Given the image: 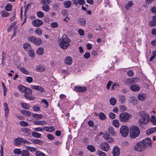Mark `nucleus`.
<instances>
[{
  "label": "nucleus",
  "instance_id": "1",
  "mask_svg": "<svg viewBox=\"0 0 156 156\" xmlns=\"http://www.w3.org/2000/svg\"><path fill=\"white\" fill-rule=\"evenodd\" d=\"M152 145L150 138H147L143 140L142 141L137 142L134 146V149L136 151L141 152L147 147H151Z\"/></svg>",
  "mask_w": 156,
  "mask_h": 156
},
{
  "label": "nucleus",
  "instance_id": "2",
  "mask_svg": "<svg viewBox=\"0 0 156 156\" xmlns=\"http://www.w3.org/2000/svg\"><path fill=\"white\" fill-rule=\"evenodd\" d=\"M139 124L141 125L147 124L150 120V117L148 114L143 111H140L139 113Z\"/></svg>",
  "mask_w": 156,
  "mask_h": 156
},
{
  "label": "nucleus",
  "instance_id": "3",
  "mask_svg": "<svg viewBox=\"0 0 156 156\" xmlns=\"http://www.w3.org/2000/svg\"><path fill=\"white\" fill-rule=\"evenodd\" d=\"M18 88L21 92L24 93V96L27 99L30 100H34V98L30 94L32 91L30 88L22 85L19 86Z\"/></svg>",
  "mask_w": 156,
  "mask_h": 156
},
{
  "label": "nucleus",
  "instance_id": "4",
  "mask_svg": "<svg viewBox=\"0 0 156 156\" xmlns=\"http://www.w3.org/2000/svg\"><path fill=\"white\" fill-rule=\"evenodd\" d=\"M71 40L67 37L66 34H64L60 41L59 45L62 49H66L69 46V43Z\"/></svg>",
  "mask_w": 156,
  "mask_h": 156
},
{
  "label": "nucleus",
  "instance_id": "5",
  "mask_svg": "<svg viewBox=\"0 0 156 156\" xmlns=\"http://www.w3.org/2000/svg\"><path fill=\"white\" fill-rule=\"evenodd\" d=\"M140 129L136 126H131L130 129V136L131 138H134L138 136L140 134Z\"/></svg>",
  "mask_w": 156,
  "mask_h": 156
},
{
  "label": "nucleus",
  "instance_id": "6",
  "mask_svg": "<svg viewBox=\"0 0 156 156\" xmlns=\"http://www.w3.org/2000/svg\"><path fill=\"white\" fill-rule=\"evenodd\" d=\"M120 121L124 122H126L129 120L132 117V115L126 112L121 113L119 115Z\"/></svg>",
  "mask_w": 156,
  "mask_h": 156
},
{
  "label": "nucleus",
  "instance_id": "7",
  "mask_svg": "<svg viewBox=\"0 0 156 156\" xmlns=\"http://www.w3.org/2000/svg\"><path fill=\"white\" fill-rule=\"evenodd\" d=\"M139 79L137 78H132L126 79L125 81V83L129 85L133 83H136L138 82Z\"/></svg>",
  "mask_w": 156,
  "mask_h": 156
},
{
  "label": "nucleus",
  "instance_id": "8",
  "mask_svg": "<svg viewBox=\"0 0 156 156\" xmlns=\"http://www.w3.org/2000/svg\"><path fill=\"white\" fill-rule=\"evenodd\" d=\"M129 131L128 127L125 126H122L120 129V132L124 137H126L128 135Z\"/></svg>",
  "mask_w": 156,
  "mask_h": 156
},
{
  "label": "nucleus",
  "instance_id": "9",
  "mask_svg": "<svg viewBox=\"0 0 156 156\" xmlns=\"http://www.w3.org/2000/svg\"><path fill=\"white\" fill-rule=\"evenodd\" d=\"M26 140L20 138H17L14 140L13 144L15 146H18L21 144L22 143H23L24 142H26Z\"/></svg>",
  "mask_w": 156,
  "mask_h": 156
},
{
  "label": "nucleus",
  "instance_id": "10",
  "mask_svg": "<svg viewBox=\"0 0 156 156\" xmlns=\"http://www.w3.org/2000/svg\"><path fill=\"white\" fill-rule=\"evenodd\" d=\"M32 23L34 26L39 27L43 24V22L41 20L38 19L33 20Z\"/></svg>",
  "mask_w": 156,
  "mask_h": 156
},
{
  "label": "nucleus",
  "instance_id": "11",
  "mask_svg": "<svg viewBox=\"0 0 156 156\" xmlns=\"http://www.w3.org/2000/svg\"><path fill=\"white\" fill-rule=\"evenodd\" d=\"M100 148L103 151H107L109 150L110 146L107 143L104 142L101 144Z\"/></svg>",
  "mask_w": 156,
  "mask_h": 156
},
{
  "label": "nucleus",
  "instance_id": "12",
  "mask_svg": "<svg viewBox=\"0 0 156 156\" xmlns=\"http://www.w3.org/2000/svg\"><path fill=\"white\" fill-rule=\"evenodd\" d=\"M86 90V87H84L75 86L74 90L77 92H84Z\"/></svg>",
  "mask_w": 156,
  "mask_h": 156
},
{
  "label": "nucleus",
  "instance_id": "13",
  "mask_svg": "<svg viewBox=\"0 0 156 156\" xmlns=\"http://www.w3.org/2000/svg\"><path fill=\"white\" fill-rule=\"evenodd\" d=\"M120 150L119 148L116 146L113 147L112 151V153L113 154V156H118L119 155Z\"/></svg>",
  "mask_w": 156,
  "mask_h": 156
},
{
  "label": "nucleus",
  "instance_id": "14",
  "mask_svg": "<svg viewBox=\"0 0 156 156\" xmlns=\"http://www.w3.org/2000/svg\"><path fill=\"white\" fill-rule=\"evenodd\" d=\"M33 123L35 125L44 126L46 125V122L44 120H34Z\"/></svg>",
  "mask_w": 156,
  "mask_h": 156
},
{
  "label": "nucleus",
  "instance_id": "15",
  "mask_svg": "<svg viewBox=\"0 0 156 156\" xmlns=\"http://www.w3.org/2000/svg\"><path fill=\"white\" fill-rule=\"evenodd\" d=\"M131 90L133 91L137 92L140 90V87L138 84H133L130 87Z\"/></svg>",
  "mask_w": 156,
  "mask_h": 156
},
{
  "label": "nucleus",
  "instance_id": "16",
  "mask_svg": "<svg viewBox=\"0 0 156 156\" xmlns=\"http://www.w3.org/2000/svg\"><path fill=\"white\" fill-rule=\"evenodd\" d=\"M73 59L70 57H66L64 62L65 64L67 65H71Z\"/></svg>",
  "mask_w": 156,
  "mask_h": 156
},
{
  "label": "nucleus",
  "instance_id": "17",
  "mask_svg": "<svg viewBox=\"0 0 156 156\" xmlns=\"http://www.w3.org/2000/svg\"><path fill=\"white\" fill-rule=\"evenodd\" d=\"M30 87L33 89H34L36 90L41 92H43L44 89V88L41 86H37V85H31Z\"/></svg>",
  "mask_w": 156,
  "mask_h": 156
},
{
  "label": "nucleus",
  "instance_id": "18",
  "mask_svg": "<svg viewBox=\"0 0 156 156\" xmlns=\"http://www.w3.org/2000/svg\"><path fill=\"white\" fill-rule=\"evenodd\" d=\"M3 105L5 116L6 117H7L8 116V113L9 112V109L8 108L7 104L6 103H5Z\"/></svg>",
  "mask_w": 156,
  "mask_h": 156
},
{
  "label": "nucleus",
  "instance_id": "19",
  "mask_svg": "<svg viewBox=\"0 0 156 156\" xmlns=\"http://www.w3.org/2000/svg\"><path fill=\"white\" fill-rule=\"evenodd\" d=\"M146 97V94L142 93H139L137 96L138 99L141 101H144L145 100Z\"/></svg>",
  "mask_w": 156,
  "mask_h": 156
},
{
  "label": "nucleus",
  "instance_id": "20",
  "mask_svg": "<svg viewBox=\"0 0 156 156\" xmlns=\"http://www.w3.org/2000/svg\"><path fill=\"white\" fill-rule=\"evenodd\" d=\"M23 47L24 49L26 51L29 50L32 48L31 45L28 42L24 43L23 44Z\"/></svg>",
  "mask_w": 156,
  "mask_h": 156
},
{
  "label": "nucleus",
  "instance_id": "21",
  "mask_svg": "<svg viewBox=\"0 0 156 156\" xmlns=\"http://www.w3.org/2000/svg\"><path fill=\"white\" fill-rule=\"evenodd\" d=\"M36 69L39 72H42L45 70L46 68L44 66L40 65L37 66Z\"/></svg>",
  "mask_w": 156,
  "mask_h": 156
},
{
  "label": "nucleus",
  "instance_id": "22",
  "mask_svg": "<svg viewBox=\"0 0 156 156\" xmlns=\"http://www.w3.org/2000/svg\"><path fill=\"white\" fill-rule=\"evenodd\" d=\"M126 97L125 96L120 95L119 97V101L121 104H123L125 101Z\"/></svg>",
  "mask_w": 156,
  "mask_h": 156
},
{
  "label": "nucleus",
  "instance_id": "23",
  "mask_svg": "<svg viewBox=\"0 0 156 156\" xmlns=\"http://www.w3.org/2000/svg\"><path fill=\"white\" fill-rule=\"evenodd\" d=\"M155 131H156V127H154L147 130L146 133L147 135H150Z\"/></svg>",
  "mask_w": 156,
  "mask_h": 156
},
{
  "label": "nucleus",
  "instance_id": "24",
  "mask_svg": "<svg viewBox=\"0 0 156 156\" xmlns=\"http://www.w3.org/2000/svg\"><path fill=\"white\" fill-rule=\"evenodd\" d=\"M108 131L109 133L111 134L112 136H115L116 131H115L114 128L112 127H110L108 128Z\"/></svg>",
  "mask_w": 156,
  "mask_h": 156
},
{
  "label": "nucleus",
  "instance_id": "25",
  "mask_svg": "<svg viewBox=\"0 0 156 156\" xmlns=\"http://www.w3.org/2000/svg\"><path fill=\"white\" fill-rule=\"evenodd\" d=\"M30 141L34 144L42 145L43 144L42 141L38 139H31Z\"/></svg>",
  "mask_w": 156,
  "mask_h": 156
},
{
  "label": "nucleus",
  "instance_id": "26",
  "mask_svg": "<svg viewBox=\"0 0 156 156\" xmlns=\"http://www.w3.org/2000/svg\"><path fill=\"white\" fill-rule=\"evenodd\" d=\"M78 23L81 26H84L86 24L85 20L82 18H80L78 19Z\"/></svg>",
  "mask_w": 156,
  "mask_h": 156
},
{
  "label": "nucleus",
  "instance_id": "27",
  "mask_svg": "<svg viewBox=\"0 0 156 156\" xmlns=\"http://www.w3.org/2000/svg\"><path fill=\"white\" fill-rule=\"evenodd\" d=\"M42 41L40 38H35L34 44L37 45H39L42 43Z\"/></svg>",
  "mask_w": 156,
  "mask_h": 156
},
{
  "label": "nucleus",
  "instance_id": "28",
  "mask_svg": "<svg viewBox=\"0 0 156 156\" xmlns=\"http://www.w3.org/2000/svg\"><path fill=\"white\" fill-rule=\"evenodd\" d=\"M72 4V2L70 1H65L63 3L64 7L66 8H68L70 7Z\"/></svg>",
  "mask_w": 156,
  "mask_h": 156
},
{
  "label": "nucleus",
  "instance_id": "29",
  "mask_svg": "<svg viewBox=\"0 0 156 156\" xmlns=\"http://www.w3.org/2000/svg\"><path fill=\"white\" fill-rule=\"evenodd\" d=\"M21 131L22 132L25 133L27 134H30L31 132L30 129L25 128H22L21 129Z\"/></svg>",
  "mask_w": 156,
  "mask_h": 156
},
{
  "label": "nucleus",
  "instance_id": "30",
  "mask_svg": "<svg viewBox=\"0 0 156 156\" xmlns=\"http://www.w3.org/2000/svg\"><path fill=\"white\" fill-rule=\"evenodd\" d=\"M133 5V2L132 1H129L125 5V8L127 10H129L130 7Z\"/></svg>",
  "mask_w": 156,
  "mask_h": 156
},
{
  "label": "nucleus",
  "instance_id": "31",
  "mask_svg": "<svg viewBox=\"0 0 156 156\" xmlns=\"http://www.w3.org/2000/svg\"><path fill=\"white\" fill-rule=\"evenodd\" d=\"M42 9L43 11L46 12L49 11L50 9L48 5H43L42 7Z\"/></svg>",
  "mask_w": 156,
  "mask_h": 156
},
{
  "label": "nucleus",
  "instance_id": "32",
  "mask_svg": "<svg viewBox=\"0 0 156 156\" xmlns=\"http://www.w3.org/2000/svg\"><path fill=\"white\" fill-rule=\"evenodd\" d=\"M21 113L22 114L26 116H29L31 115L30 112L26 110H22L21 111Z\"/></svg>",
  "mask_w": 156,
  "mask_h": 156
},
{
  "label": "nucleus",
  "instance_id": "33",
  "mask_svg": "<svg viewBox=\"0 0 156 156\" xmlns=\"http://www.w3.org/2000/svg\"><path fill=\"white\" fill-rule=\"evenodd\" d=\"M32 135L34 137L39 138L41 136V134L35 132H33L32 133Z\"/></svg>",
  "mask_w": 156,
  "mask_h": 156
},
{
  "label": "nucleus",
  "instance_id": "34",
  "mask_svg": "<svg viewBox=\"0 0 156 156\" xmlns=\"http://www.w3.org/2000/svg\"><path fill=\"white\" fill-rule=\"evenodd\" d=\"M44 49L42 47L38 48L37 50V53L38 55H42L44 53Z\"/></svg>",
  "mask_w": 156,
  "mask_h": 156
},
{
  "label": "nucleus",
  "instance_id": "35",
  "mask_svg": "<svg viewBox=\"0 0 156 156\" xmlns=\"http://www.w3.org/2000/svg\"><path fill=\"white\" fill-rule=\"evenodd\" d=\"M87 148L91 152H94L95 151V148L93 145H89L87 146Z\"/></svg>",
  "mask_w": 156,
  "mask_h": 156
},
{
  "label": "nucleus",
  "instance_id": "36",
  "mask_svg": "<svg viewBox=\"0 0 156 156\" xmlns=\"http://www.w3.org/2000/svg\"><path fill=\"white\" fill-rule=\"evenodd\" d=\"M96 154L99 156H106V154L100 150H97Z\"/></svg>",
  "mask_w": 156,
  "mask_h": 156
},
{
  "label": "nucleus",
  "instance_id": "37",
  "mask_svg": "<svg viewBox=\"0 0 156 156\" xmlns=\"http://www.w3.org/2000/svg\"><path fill=\"white\" fill-rule=\"evenodd\" d=\"M21 105L23 108L25 109H28L30 108V106L28 104L25 103H21Z\"/></svg>",
  "mask_w": 156,
  "mask_h": 156
},
{
  "label": "nucleus",
  "instance_id": "38",
  "mask_svg": "<svg viewBox=\"0 0 156 156\" xmlns=\"http://www.w3.org/2000/svg\"><path fill=\"white\" fill-rule=\"evenodd\" d=\"M99 118L102 120H104L106 118V116L105 114L103 112L100 113L98 115Z\"/></svg>",
  "mask_w": 156,
  "mask_h": 156
},
{
  "label": "nucleus",
  "instance_id": "39",
  "mask_svg": "<svg viewBox=\"0 0 156 156\" xmlns=\"http://www.w3.org/2000/svg\"><path fill=\"white\" fill-rule=\"evenodd\" d=\"M21 156H29V152L26 150H23L21 152Z\"/></svg>",
  "mask_w": 156,
  "mask_h": 156
},
{
  "label": "nucleus",
  "instance_id": "40",
  "mask_svg": "<svg viewBox=\"0 0 156 156\" xmlns=\"http://www.w3.org/2000/svg\"><path fill=\"white\" fill-rule=\"evenodd\" d=\"M20 70L23 73L25 74H29L28 71L25 69L24 68L22 67H20L19 68Z\"/></svg>",
  "mask_w": 156,
  "mask_h": 156
},
{
  "label": "nucleus",
  "instance_id": "41",
  "mask_svg": "<svg viewBox=\"0 0 156 156\" xmlns=\"http://www.w3.org/2000/svg\"><path fill=\"white\" fill-rule=\"evenodd\" d=\"M50 0H42L41 1L40 3L43 5H48L50 3Z\"/></svg>",
  "mask_w": 156,
  "mask_h": 156
},
{
  "label": "nucleus",
  "instance_id": "42",
  "mask_svg": "<svg viewBox=\"0 0 156 156\" xmlns=\"http://www.w3.org/2000/svg\"><path fill=\"white\" fill-rule=\"evenodd\" d=\"M116 103V100L115 98H111L110 100V104L112 105H114Z\"/></svg>",
  "mask_w": 156,
  "mask_h": 156
},
{
  "label": "nucleus",
  "instance_id": "43",
  "mask_svg": "<svg viewBox=\"0 0 156 156\" xmlns=\"http://www.w3.org/2000/svg\"><path fill=\"white\" fill-rule=\"evenodd\" d=\"M113 124L116 127L118 128L119 126V121L117 119H115L113 121Z\"/></svg>",
  "mask_w": 156,
  "mask_h": 156
},
{
  "label": "nucleus",
  "instance_id": "44",
  "mask_svg": "<svg viewBox=\"0 0 156 156\" xmlns=\"http://www.w3.org/2000/svg\"><path fill=\"white\" fill-rule=\"evenodd\" d=\"M155 116L152 115L151 116V119H150V121H151L153 124L154 125L156 126V119H155Z\"/></svg>",
  "mask_w": 156,
  "mask_h": 156
},
{
  "label": "nucleus",
  "instance_id": "45",
  "mask_svg": "<svg viewBox=\"0 0 156 156\" xmlns=\"http://www.w3.org/2000/svg\"><path fill=\"white\" fill-rule=\"evenodd\" d=\"M35 33L38 35H40L42 33V30L39 28H36L35 30Z\"/></svg>",
  "mask_w": 156,
  "mask_h": 156
},
{
  "label": "nucleus",
  "instance_id": "46",
  "mask_svg": "<svg viewBox=\"0 0 156 156\" xmlns=\"http://www.w3.org/2000/svg\"><path fill=\"white\" fill-rule=\"evenodd\" d=\"M28 52L29 55L31 57H33L34 56V53L33 49L31 48L29 50L27 51Z\"/></svg>",
  "mask_w": 156,
  "mask_h": 156
},
{
  "label": "nucleus",
  "instance_id": "47",
  "mask_svg": "<svg viewBox=\"0 0 156 156\" xmlns=\"http://www.w3.org/2000/svg\"><path fill=\"white\" fill-rule=\"evenodd\" d=\"M33 110L35 112H38L40 110V107L37 105H34L32 108Z\"/></svg>",
  "mask_w": 156,
  "mask_h": 156
},
{
  "label": "nucleus",
  "instance_id": "48",
  "mask_svg": "<svg viewBox=\"0 0 156 156\" xmlns=\"http://www.w3.org/2000/svg\"><path fill=\"white\" fill-rule=\"evenodd\" d=\"M21 151L19 149H16L13 150V153L16 154H21Z\"/></svg>",
  "mask_w": 156,
  "mask_h": 156
},
{
  "label": "nucleus",
  "instance_id": "49",
  "mask_svg": "<svg viewBox=\"0 0 156 156\" xmlns=\"http://www.w3.org/2000/svg\"><path fill=\"white\" fill-rule=\"evenodd\" d=\"M155 58H156V50L152 52V55L151 56L150 59V61H151Z\"/></svg>",
  "mask_w": 156,
  "mask_h": 156
},
{
  "label": "nucleus",
  "instance_id": "50",
  "mask_svg": "<svg viewBox=\"0 0 156 156\" xmlns=\"http://www.w3.org/2000/svg\"><path fill=\"white\" fill-rule=\"evenodd\" d=\"M20 125L22 126H28V123L24 121H21L20 122Z\"/></svg>",
  "mask_w": 156,
  "mask_h": 156
},
{
  "label": "nucleus",
  "instance_id": "51",
  "mask_svg": "<svg viewBox=\"0 0 156 156\" xmlns=\"http://www.w3.org/2000/svg\"><path fill=\"white\" fill-rule=\"evenodd\" d=\"M12 6L10 4H8L5 6L6 10L8 11H11L12 9Z\"/></svg>",
  "mask_w": 156,
  "mask_h": 156
},
{
  "label": "nucleus",
  "instance_id": "52",
  "mask_svg": "<svg viewBox=\"0 0 156 156\" xmlns=\"http://www.w3.org/2000/svg\"><path fill=\"white\" fill-rule=\"evenodd\" d=\"M35 155L36 156H45L43 153L39 151H37L36 152Z\"/></svg>",
  "mask_w": 156,
  "mask_h": 156
},
{
  "label": "nucleus",
  "instance_id": "53",
  "mask_svg": "<svg viewBox=\"0 0 156 156\" xmlns=\"http://www.w3.org/2000/svg\"><path fill=\"white\" fill-rule=\"evenodd\" d=\"M129 102L132 103L133 104H135L136 102V101L135 100V98L134 97H131L130 98Z\"/></svg>",
  "mask_w": 156,
  "mask_h": 156
},
{
  "label": "nucleus",
  "instance_id": "54",
  "mask_svg": "<svg viewBox=\"0 0 156 156\" xmlns=\"http://www.w3.org/2000/svg\"><path fill=\"white\" fill-rule=\"evenodd\" d=\"M35 37L34 36L29 37L28 38V40L29 42H31L34 43Z\"/></svg>",
  "mask_w": 156,
  "mask_h": 156
},
{
  "label": "nucleus",
  "instance_id": "55",
  "mask_svg": "<svg viewBox=\"0 0 156 156\" xmlns=\"http://www.w3.org/2000/svg\"><path fill=\"white\" fill-rule=\"evenodd\" d=\"M37 16L40 18H42L44 16L43 13L41 11H39L37 12Z\"/></svg>",
  "mask_w": 156,
  "mask_h": 156
},
{
  "label": "nucleus",
  "instance_id": "56",
  "mask_svg": "<svg viewBox=\"0 0 156 156\" xmlns=\"http://www.w3.org/2000/svg\"><path fill=\"white\" fill-rule=\"evenodd\" d=\"M149 25L150 27H153L156 26V22L153 20L151 21L149 23Z\"/></svg>",
  "mask_w": 156,
  "mask_h": 156
},
{
  "label": "nucleus",
  "instance_id": "57",
  "mask_svg": "<svg viewBox=\"0 0 156 156\" xmlns=\"http://www.w3.org/2000/svg\"><path fill=\"white\" fill-rule=\"evenodd\" d=\"M34 130L38 132H43V128L40 127H36L34 129Z\"/></svg>",
  "mask_w": 156,
  "mask_h": 156
},
{
  "label": "nucleus",
  "instance_id": "58",
  "mask_svg": "<svg viewBox=\"0 0 156 156\" xmlns=\"http://www.w3.org/2000/svg\"><path fill=\"white\" fill-rule=\"evenodd\" d=\"M33 78L30 76L27 77L26 78V80L29 83H31L33 81Z\"/></svg>",
  "mask_w": 156,
  "mask_h": 156
},
{
  "label": "nucleus",
  "instance_id": "59",
  "mask_svg": "<svg viewBox=\"0 0 156 156\" xmlns=\"http://www.w3.org/2000/svg\"><path fill=\"white\" fill-rule=\"evenodd\" d=\"M51 26L53 28H56L58 27V24L56 22H53L51 23Z\"/></svg>",
  "mask_w": 156,
  "mask_h": 156
},
{
  "label": "nucleus",
  "instance_id": "60",
  "mask_svg": "<svg viewBox=\"0 0 156 156\" xmlns=\"http://www.w3.org/2000/svg\"><path fill=\"white\" fill-rule=\"evenodd\" d=\"M78 32L80 35L82 36L84 35V32L83 29H80L78 30Z\"/></svg>",
  "mask_w": 156,
  "mask_h": 156
},
{
  "label": "nucleus",
  "instance_id": "61",
  "mask_svg": "<svg viewBox=\"0 0 156 156\" xmlns=\"http://www.w3.org/2000/svg\"><path fill=\"white\" fill-rule=\"evenodd\" d=\"M9 13L6 12H2V16L3 17H5L9 16Z\"/></svg>",
  "mask_w": 156,
  "mask_h": 156
},
{
  "label": "nucleus",
  "instance_id": "62",
  "mask_svg": "<svg viewBox=\"0 0 156 156\" xmlns=\"http://www.w3.org/2000/svg\"><path fill=\"white\" fill-rule=\"evenodd\" d=\"M85 3V0H78V3L80 5H83Z\"/></svg>",
  "mask_w": 156,
  "mask_h": 156
},
{
  "label": "nucleus",
  "instance_id": "63",
  "mask_svg": "<svg viewBox=\"0 0 156 156\" xmlns=\"http://www.w3.org/2000/svg\"><path fill=\"white\" fill-rule=\"evenodd\" d=\"M109 117L111 119H114L115 117V114L112 112H111L109 115Z\"/></svg>",
  "mask_w": 156,
  "mask_h": 156
},
{
  "label": "nucleus",
  "instance_id": "64",
  "mask_svg": "<svg viewBox=\"0 0 156 156\" xmlns=\"http://www.w3.org/2000/svg\"><path fill=\"white\" fill-rule=\"evenodd\" d=\"M90 56V54L89 52H86L84 55V57L86 58H88Z\"/></svg>",
  "mask_w": 156,
  "mask_h": 156
}]
</instances>
